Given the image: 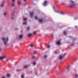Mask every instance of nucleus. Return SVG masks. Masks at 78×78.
<instances>
[{
    "label": "nucleus",
    "mask_w": 78,
    "mask_h": 78,
    "mask_svg": "<svg viewBox=\"0 0 78 78\" xmlns=\"http://www.w3.org/2000/svg\"><path fill=\"white\" fill-rule=\"evenodd\" d=\"M33 15H34V12H30V17H32L33 16Z\"/></svg>",
    "instance_id": "nucleus-6"
},
{
    "label": "nucleus",
    "mask_w": 78,
    "mask_h": 78,
    "mask_svg": "<svg viewBox=\"0 0 78 78\" xmlns=\"http://www.w3.org/2000/svg\"><path fill=\"white\" fill-rule=\"evenodd\" d=\"M27 23H24V22L23 23V24H24V25H27Z\"/></svg>",
    "instance_id": "nucleus-18"
},
{
    "label": "nucleus",
    "mask_w": 78,
    "mask_h": 78,
    "mask_svg": "<svg viewBox=\"0 0 78 78\" xmlns=\"http://www.w3.org/2000/svg\"><path fill=\"white\" fill-rule=\"evenodd\" d=\"M23 37V35H21L19 36V37L20 39H22Z\"/></svg>",
    "instance_id": "nucleus-9"
},
{
    "label": "nucleus",
    "mask_w": 78,
    "mask_h": 78,
    "mask_svg": "<svg viewBox=\"0 0 78 78\" xmlns=\"http://www.w3.org/2000/svg\"><path fill=\"white\" fill-rule=\"evenodd\" d=\"M2 40L3 41H4L5 42H4V44L5 45H6V46H8V44H7V42L8 41V38L7 37L6 38V39H5V38H2Z\"/></svg>",
    "instance_id": "nucleus-2"
},
{
    "label": "nucleus",
    "mask_w": 78,
    "mask_h": 78,
    "mask_svg": "<svg viewBox=\"0 0 78 78\" xmlns=\"http://www.w3.org/2000/svg\"><path fill=\"white\" fill-rule=\"evenodd\" d=\"M35 19L36 20H37V16H35Z\"/></svg>",
    "instance_id": "nucleus-20"
},
{
    "label": "nucleus",
    "mask_w": 78,
    "mask_h": 78,
    "mask_svg": "<svg viewBox=\"0 0 78 78\" xmlns=\"http://www.w3.org/2000/svg\"><path fill=\"white\" fill-rule=\"evenodd\" d=\"M70 3H69V7H70V8H73L76 6V5L74 1H70Z\"/></svg>",
    "instance_id": "nucleus-1"
},
{
    "label": "nucleus",
    "mask_w": 78,
    "mask_h": 78,
    "mask_svg": "<svg viewBox=\"0 0 78 78\" xmlns=\"http://www.w3.org/2000/svg\"><path fill=\"white\" fill-rule=\"evenodd\" d=\"M36 62H34L33 63V65H34V66L36 65Z\"/></svg>",
    "instance_id": "nucleus-24"
},
{
    "label": "nucleus",
    "mask_w": 78,
    "mask_h": 78,
    "mask_svg": "<svg viewBox=\"0 0 78 78\" xmlns=\"http://www.w3.org/2000/svg\"><path fill=\"white\" fill-rule=\"evenodd\" d=\"M69 68H70V66H69L68 68V70H69Z\"/></svg>",
    "instance_id": "nucleus-30"
},
{
    "label": "nucleus",
    "mask_w": 78,
    "mask_h": 78,
    "mask_svg": "<svg viewBox=\"0 0 78 78\" xmlns=\"http://www.w3.org/2000/svg\"><path fill=\"white\" fill-rule=\"evenodd\" d=\"M28 65H25L24 66V68L25 69H27V68H28Z\"/></svg>",
    "instance_id": "nucleus-10"
},
{
    "label": "nucleus",
    "mask_w": 78,
    "mask_h": 78,
    "mask_svg": "<svg viewBox=\"0 0 78 78\" xmlns=\"http://www.w3.org/2000/svg\"><path fill=\"white\" fill-rule=\"evenodd\" d=\"M24 20H27V19L26 18L24 19Z\"/></svg>",
    "instance_id": "nucleus-31"
},
{
    "label": "nucleus",
    "mask_w": 78,
    "mask_h": 78,
    "mask_svg": "<svg viewBox=\"0 0 78 78\" xmlns=\"http://www.w3.org/2000/svg\"><path fill=\"white\" fill-rule=\"evenodd\" d=\"M72 45V46H73V45H75L74 44H71Z\"/></svg>",
    "instance_id": "nucleus-33"
},
{
    "label": "nucleus",
    "mask_w": 78,
    "mask_h": 78,
    "mask_svg": "<svg viewBox=\"0 0 78 78\" xmlns=\"http://www.w3.org/2000/svg\"><path fill=\"white\" fill-rule=\"evenodd\" d=\"M12 7H14V3L12 4Z\"/></svg>",
    "instance_id": "nucleus-15"
},
{
    "label": "nucleus",
    "mask_w": 78,
    "mask_h": 78,
    "mask_svg": "<svg viewBox=\"0 0 78 78\" xmlns=\"http://www.w3.org/2000/svg\"><path fill=\"white\" fill-rule=\"evenodd\" d=\"M30 30V27H28L27 28V30Z\"/></svg>",
    "instance_id": "nucleus-26"
},
{
    "label": "nucleus",
    "mask_w": 78,
    "mask_h": 78,
    "mask_svg": "<svg viewBox=\"0 0 78 78\" xmlns=\"http://www.w3.org/2000/svg\"><path fill=\"white\" fill-rule=\"evenodd\" d=\"M1 51V49H0V51Z\"/></svg>",
    "instance_id": "nucleus-42"
},
{
    "label": "nucleus",
    "mask_w": 78,
    "mask_h": 78,
    "mask_svg": "<svg viewBox=\"0 0 78 78\" xmlns=\"http://www.w3.org/2000/svg\"><path fill=\"white\" fill-rule=\"evenodd\" d=\"M47 55H45L44 56V59H46V58H47Z\"/></svg>",
    "instance_id": "nucleus-12"
},
{
    "label": "nucleus",
    "mask_w": 78,
    "mask_h": 78,
    "mask_svg": "<svg viewBox=\"0 0 78 78\" xmlns=\"http://www.w3.org/2000/svg\"><path fill=\"white\" fill-rule=\"evenodd\" d=\"M75 27H76V28L77 27L75 26Z\"/></svg>",
    "instance_id": "nucleus-41"
},
{
    "label": "nucleus",
    "mask_w": 78,
    "mask_h": 78,
    "mask_svg": "<svg viewBox=\"0 0 78 78\" xmlns=\"http://www.w3.org/2000/svg\"><path fill=\"white\" fill-rule=\"evenodd\" d=\"M64 33L65 34V35H66V31H64Z\"/></svg>",
    "instance_id": "nucleus-19"
},
{
    "label": "nucleus",
    "mask_w": 78,
    "mask_h": 78,
    "mask_svg": "<svg viewBox=\"0 0 78 78\" xmlns=\"http://www.w3.org/2000/svg\"><path fill=\"white\" fill-rule=\"evenodd\" d=\"M34 58H35V57L34 56H33L32 57V59H34Z\"/></svg>",
    "instance_id": "nucleus-27"
},
{
    "label": "nucleus",
    "mask_w": 78,
    "mask_h": 78,
    "mask_svg": "<svg viewBox=\"0 0 78 78\" xmlns=\"http://www.w3.org/2000/svg\"><path fill=\"white\" fill-rule=\"evenodd\" d=\"M56 12H59V11H57Z\"/></svg>",
    "instance_id": "nucleus-36"
},
{
    "label": "nucleus",
    "mask_w": 78,
    "mask_h": 78,
    "mask_svg": "<svg viewBox=\"0 0 78 78\" xmlns=\"http://www.w3.org/2000/svg\"><path fill=\"white\" fill-rule=\"evenodd\" d=\"M61 14H62V13H61Z\"/></svg>",
    "instance_id": "nucleus-43"
},
{
    "label": "nucleus",
    "mask_w": 78,
    "mask_h": 78,
    "mask_svg": "<svg viewBox=\"0 0 78 78\" xmlns=\"http://www.w3.org/2000/svg\"><path fill=\"white\" fill-rule=\"evenodd\" d=\"M47 3V1H45L44 2L43 4V5L44 6H46Z\"/></svg>",
    "instance_id": "nucleus-7"
},
{
    "label": "nucleus",
    "mask_w": 78,
    "mask_h": 78,
    "mask_svg": "<svg viewBox=\"0 0 78 78\" xmlns=\"http://www.w3.org/2000/svg\"><path fill=\"white\" fill-rule=\"evenodd\" d=\"M32 36V35L31 34H28V37H30V36Z\"/></svg>",
    "instance_id": "nucleus-11"
},
{
    "label": "nucleus",
    "mask_w": 78,
    "mask_h": 78,
    "mask_svg": "<svg viewBox=\"0 0 78 78\" xmlns=\"http://www.w3.org/2000/svg\"><path fill=\"white\" fill-rule=\"evenodd\" d=\"M3 5H1V7H3Z\"/></svg>",
    "instance_id": "nucleus-32"
},
{
    "label": "nucleus",
    "mask_w": 78,
    "mask_h": 78,
    "mask_svg": "<svg viewBox=\"0 0 78 78\" xmlns=\"http://www.w3.org/2000/svg\"><path fill=\"white\" fill-rule=\"evenodd\" d=\"M66 53H65L64 55V56H66Z\"/></svg>",
    "instance_id": "nucleus-34"
},
{
    "label": "nucleus",
    "mask_w": 78,
    "mask_h": 78,
    "mask_svg": "<svg viewBox=\"0 0 78 78\" xmlns=\"http://www.w3.org/2000/svg\"><path fill=\"white\" fill-rule=\"evenodd\" d=\"M36 53H37V51H35L34 52V54H36Z\"/></svg>",
    "instance_id": "nucleus-25"
},
{
    "label": "nucleus",
    "mask_w": 78,
    "mask_h": 78,
    "mask_svg": "<svg viewBox=\"0 0 78 78\" xmlns=\"http://www.w3.org/2000/svg\"><path fill=\"white\" fill-rule=\"evenodd\" d=\"M50 47V46L49 45H48L47 47L48 48H49Z\"/></svg>",
    "instance_id": "nucleus-17"
},
{
    "label": "nucleus",
    "mask_w": 78,
    "mask_h": 78,
    "mask_svg": "<svg viewBox=\"0 0 78 78\" xmlns=\"http://www.w3.org/2000/svg\"><path fill=\"white\" fill-rule=\"evenodd\" d=\"M64 58V56L59 55L58 57V58L59 60H61L63 58Z\"/></svg>",
    "instance_id": "nucleus-3"
},
{
    "label": "nucleus",
    "mask_w": 78,
    "mask_h": 78,
    "mask_svg": "<svg viewBox=\"0 0 78 78\" xmlns=\"http://www.w3.org/2000/svg\"><path fill=\"white\" fill-rule=\"evenodd\" d=\"M56 45H59L61 44V41L60 40L58 41L56 43Z\"/></svg>",
    "instance_id": "nucleus-4"
},
{
    "label": "nucleus",
    "mask_w": 78,
    "mask_h": 78,
    "mask_svg": "<svg viewBox=\"0 0 78 78\" xmlns=\"http://www.w3.org/2000/svg\"><path fill=\"white\" fill-rule=\"evenodd\" d=\"M55 54H56V53H57V52H56V51H55Z\"/></svg>",
    "instance_id": "nucleus-35"
},
{
    "label": "nucleus",
    "mask_w": 78,
    "mask_h": 78,
    "mask_svg": "<svg viewBox=\"0 0 78 78\" xmlns=\"http://www.w3.org/2000/svg\"><path fill=\"white\" fill-rule=\"evenodd\" d=\"M12 2L13 3H14L15 2V0H12Z\"/></svg>",
    "instance_id": "nucleus-22"
},
{
    "label": "nucleus",
    "mask_w": 78,
    "mask_h": 78,
    "mask_svg": "<svg viewBox=\"0 0 78 78\" xmlns=\"http://www.w3.org/2000/svg\"><path fill=\"white\" fill-rule=\"evenodd\" d=\"M12 20H13V19H14V18H12Z\"/></svg>",
    "instance_id": "nucleus-37"
},
{
    "label": "nucleus",
    "mask_w": 78,
    "mask_h": 78,
    "mask_svg": "<svg viewBox=\"0 0 78 78\" xmlns=\"http://www.w3.org/2000/svg\"><path fill=\"white\" fill-rule=\"evenodd\" d=\"M69 37H71V36H69Z\"/></svg>",
    "instance_id": "nucleus-40"
},
{
    "label": "nucleus",
    "mask_w": 78,
    "mask_h": 78,
    "mask_svg": "<svg viewBox=\"0 0 78 78\" xmlns=\"http://www.w3.org/2000/svg\"><path fill=\"white\" fill-rule=\"evenodd\" d=\"M17 9V8H15V9Z\"/></svg>",
    "instance_id": "nucleus-39"
},
{
    "label": "nucleus",
    "mask_w": 78,
    "mask_h": 78,
    "mask_svg": "<svg viewBox=\"0 0 78 78\" xmlns=\"http://www.w3.org/2000/svg\"><path fill=\"white\" fill-rule=\"evenodd\" d=\"M30 47H33V45L32 44H30Z\"/></svg>",
    "instance_id": "nucleus-28"
},
{
    "label": "nucleus",
    "mask_w": 78,
    "mask_h": 78,
    "mask_svg": "<svg viewBox=\"0 0 78 78\" xmlns=\"http://www.w3.org/2000/svg\"><path fill=\"white\" fill-rule=\"evenodd\" d=\"M24 2H26V1H27V0H23Z\"/></svg>",
    "instance_id": "nucleus-38"
},
{
    "label": "nucleus",
    "mask_w": 78,
    "mask_h": 78,
    "mask_svg": "<svg viewBox=\"0 0 78 78\" xmlns=\"http://www.w3.org/2000/svg\"><path fill=\"white\" fill-rule=\"evenodd\" d=\"M6 76H7V77H9V76H10V75L9 74H8L6 75Z\"/></svg>",
    "instance_id": "nucleus-14"
},
{
    "label": "nucleus",
    "mask_w": 78,
    "mask_h": 78,
    "mask_svg": "<svg viewBox=\"0 0 78 78\" xmlns=\"http://www.w3.org/2000/svg\"><path fill=\"white\" fill-rule=\"evenodd\" d=\"M21 77L22 78H24V76H23V75H21Z\"/></svg>",
    "instance_id": "nucleus-16"
},
{
    "label": "nucleus",
    "mask_w": 78,
    "mask_h": 78,
    "mask_svg": "<svg viewBox=\"0 0 78 78\" xmlns=\"http://www.w3.org/2000/svg\"><path fill=\"white\" fill-rule=\"evenodd\" d=\"M18 5H20V2H18Z\"/></svg>",
    "instance_id": "nucleus-21"
},
{
    "label": "nucleus",
    "mask_w": 78,
    "mask_h": 78,
    "mask_svg": "<svg viewBox=\"0 0 78 78\" xmlns=\"http://www.w3.org/2000/svg\"><path fill=\"white\" fill-rule=\"evenodd\" d=\"M42 22H43V20H42V19L39 20V22H40V23H41Z\"/></svg>",
    "instance_id": "nucleus-8"
},
{
    "label": "nucleus",
    "mask_w": 78,
    "mask_h": 78,
    "mask_svg": "<svg viewBox=\"0 0 78 78\" xmlns=\"http://www.w3.org/2000/svg\"><path fill=\"white\" fill-rule=\"evenodd\" d=\"M75 77H76V78H78V74H76L75 75Z\"/></svg>",
    "instance_id": "nucleus-13"
},
{
    "label": "nucleus",
    "mask_w": 78,
    "mask_h": 78,
    "mask_svg": "<svg viewBox=\"0 0 78 78\" xmlns=\"http://www.w3.org/2000/svg\"><path fill=\"white\" fill-rule=\"evenodd\" d=\"M6 12H5V13H4V15L5 16H6Z\"/></svg>",
    "instance_id": "nucleus-23"
},
{
    "label": "nucleus",
    "mask_w": 78,
    "mask_h": 78,
    "mask_svg": "<svg viewBox=\"0 0 78 78\" xmlns=\"http://www.w3.org/2000/svg\"><path fill=\"white\" fill-rule=\"evenodd\" d=\"M6 57V56H4L3 57H0V59L1 60H2V59H5Z\"/></svg>",
    "instance_id": "nucleus-5"
},
{
    "label": "nucleus",
    "mask_w": 78,
    "mask_h": 78,
    "mask_svg": "<svg viewBox=\"0 0 78 78\" xmlns=\"http://www.w3.org/2000/svg\"><path fill=\"white\" fill-rule=\"evenodd\" d=\"M36 32L35 31L34 32L33 34H36Z\"/></svg>",
    "instance_id": "nucleus-29"
}]
</instances>
